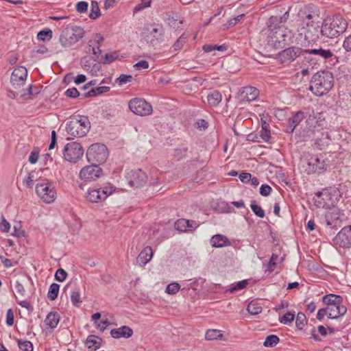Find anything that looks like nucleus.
Listing matches in <instances>:
<instances>
[{
	"instance_id": "nucleus-35",
	"label": "nucleus",
	"mask_w": 351,
	"mask_h": 351,
	"mask_svg": "<svg viewBox=\"0 0 351 351\" xmlns=\"http://www.w3.org/2000/svg\"><path fill=\"white\" fill-rule=\"evenodd\" d=\"M222 337L223 334L221 331L217 329H209L205 334V339L209 341L221 339Z\"/></svg>"
},
{
	"instance_id": "nucleus-38",
	"label": "nucleus",
	"mask_w": 351,
	"mask_h": 351,
	"mask_svg": "<svg viewBox=\"0 0 351 351\" xmlns=\"http://www.w3.org/2000/svg\"><path fill=\"white\" fill-rule=\"evenodd\" d=\"M60 286L57 283H52L49 289L47 297L50 300H54L57 298L59 292Z\"/></svg>"
},
{
	"instance_id": "nucleus-61",
	"label": "nucleus",
	"mask_w": 351,
	"mask_h": 351,
	"mask_svg": "<svg viewBox=\"0 0 351 351\" xmlns=\"http://www.w3.org/2000/svg\"><path fill=\"white\" fill-rule=\"evenodd\" d=\"M88 9V3L86 1H80L77 3L76 10L80 13L85 12Z\"/></svg>"
},
{
	"instance_id": "nucleus-20",
	"label": "nucleus",
	"mask_w": 351,
	"mask_h": 351,
	"mask_svg": "<svg viewBox=\"0 0 351 351\" xmlns=\"http://www.w3.org/2000/svg\"><path fill=\"white\" fill-rule=\"evenodd\" d=\"M330 198V195L328 191L318 192L314 197L315 205L317 208H329L330 204L327 200Z\"/></svg>"
},
{
	"instance_id": "nucleus-12",
	"label": "nucleus",
	"mask_w": 351,
	"mask_h": 351,
	"mask_svg": "<svg viewBox=\"0 0 351 351\" xmlns=\"http://www.w3.org/2000/svg\"><path fill=\"white\" fill-rule=\"evenodd\" d=\"M305 49L300 47H291L285 49L280 51L278 56V62L285 65H289L291 62L294 61L302 53H304Z\"/></svg>"
},
{
	"instance_id": "nucleus-25",
	"label": "nucleus",
	"mask_w": 351,
	"mask_h": 351,
	"mask_svg": "<svg viewBox=\"0 0 351 351\" xmlns=\"http://www.w3.org/2000/svg\"><path fill=\"white\" fill-rule=\"evenodd\" d=\"M243 95V99L247 101H252L256 100L258 97L259 90L253 86L244 87L242 91Z\"/></svg>"
},
{
	"instance_id": "nucleus-50",
	"label": "nucleus",
	"mask_w": 351,
	"mask_h": 351,
	"mask_svg": "<svg viewBox=\"0 0 351 351\" xmlns=\"http://www.w3.org/2000/svg\"><path fill=\"white\" fill-rule=\"evenodd\" d=\"M286 21H282V16H273L269 19L270 27H278L280 24L285 23Z\"/></svg>"
},
{
	"instance_id": "nucleus-47",
	"label": "nucleus",
	"mask_w": 351,
	"mask_h": 351,
	"mask_svg": "<svg viewBox=\"0 0 351 351\" xmlns=\"http://www.w3.org/2000/svg\"><path fill=\"white\" fill-rule=\"evenodd\" d=\"M180 289V286L178 282H173L169 284L166 288V293L170 295L176 294Z\"/></svg>"
},
{
	"instance_id": "nucleus-30",
	"label": "nucleus",
	"mask_w": 351,
	"mask_h": 351,
	"mask_svg": "<svg viewBox=\"0 0 351 351\" xmlns=\"http://www.w3.org/2000/svg\"><path fill=\"white\" fill-rule=\"evenodd\" d=\"M167 21L169 25L173 28H178L183 21L182 18L177 14L169 15Z\"/></svg>"
},
{
	"instance_id": "nucleus-46",
	"label": "nucleus",
	"mask_w": 351,
	"mask_h": 351,
	"mask_svg": "<svg viewBox=\"0 0 351 351\" xmlns=\"http://www.w3.org/2000/svg\"><path fill=\"white\" fill-rule=\"evenodd\" d=\"M19 348L23 351H33V345L31 341L21 339L17 341Z\"/></svg>"
},
{
	"instance_id": "nucleus-14",
	"label": "nucleus",
	"mask_w": 351,
	"mask_h": 351,
	"mask_svg": "<svg viewBox=\"0 0 351 351\" xmlns=\"http://www.w3.org/2000/svg\"><path fill=\"white\" fill-rule=\"evenodd\" d=\"M102 175V169L95 165L83 167L80 172V178L84 181H94Z\"/></svg>"
},
{
	"instance_id": "nucleus-23",
	"label": "nucleus",
	"mask_w": 351,
	"mask_h": 351,
	"mask_svg": "<svg viewBox=\"0 0 351 351\" xmlns=\"http://www.w3.org/2000/svg\"><path fill=\"white\" fill-rule=\"evenodd\" d=\"M210 244L214 247H222L230 245V242L226 236L217 234L211 237Z\"/></svg>"
},
{
	"instance_id": "nucleus-51",
	"label": "nucleus",
	"mask_w": 351,
	"mask_h": 351,
	"mask_svg": "<svg viewBox=\"0 0 351 351\" xmlns=\"http://www.w3.org/2000/svg\"><path fill=\"white\" fill-rule=\"evenodd\" d=\"M260 136L264 141L268 142L269 141L271 138L270 130L267 128V125H263Z\"/></svg>"
},
{
	"instance_id": "nucleus-36",
	"label": "nucleus",
	"mask_w": 351,
	"mask_h": 351,
	"mask_svg": "<svg viewBox=\"0 0 351 351\" xmlns=\"http://www.w3.org/2000/svg\"><path fill=\"white\" fill-rule=\"evenodd\" d=\"M279 341L280 339L277 335H270L266 337L263 346L267 348H272L276 346Z\"/></svg>"
},
{
	"instance_id": "nucleus-39",
	"label": "nucleus",
	"mask_w": 351,
	"mask_h": 351,
	"mask_svg": "<svg viewBox=\"0 0 351 351\" xmlns=\"http://www.w3.org/2000/svg\"><path fill=\"white\" fill-rule=\"evenodd\" d=\"M304 114L302 111L295 112L292 117L289 119V123L292 124L295 128L300 124V123L304 119Z\"/></svg>"
},
{
	"instance_id": "nucleus-5",
	"label": "nucleus",
	"mask_w": 351,
	"mask_h": 351,
	"mask_svg": "<svg viewBox=\"0 0 351 351\" xmlns=\"http://www.w3.org/2000/svg\"><path fill=\"white\" fill-rule=\"evenodd\" d=\"M84 36V30L79 26L67 27L60 35L59 41L63 47H71Z\"/></svg>"
},
{
	"instance_id": "nucleus-58",
	"label": "nucleus",
	"mask_w": 351,
	"mask_h": 351,
	"mask_svg": "<svg viewBox=\"0 0 351 351\" xmlns=\"http://www.w3.org/2000/svg\"><path fill=\"white\" fill-rule=\"evenodd\" d=\"M66 96L71 98H76L80 95V93L75 88H71L66 90Z\"/></svg>"
},
{
	"instance_id": "nucleus-9",
	"label": "nucleus",
	"mask_w": 351,
	"mask_h": 351,
	"mask_svg": "<svg viewBox=\"0 0 351 351\" xmlns=\"http://www.w3.org/2000/svg\"><path fill=\"white\" fill-rule=\"evenodd\" d=\"M89 162L104 163L108 156V151L106 146L101 143L91 145L86 153Z\"/></svg>"
},
{
	"instance_id": "nucleus-19",
	"label": "nucleus",
	"mask_w": 351,
	"mask_h": 351,
	"mask_svg": "<svg viewBox=\"0 0 351 351\" xmlns=\"http://www.w3.org/2000/svg\"><path fill=\"white\" fill-rule=\"evenodd\" d=\"M133 335V330L128 326H122L117 328H114L110 330V335L114 339L119 338H130Z\"/></svg>"
},
{
	"instance_id": "nucleus-33",
	"label": "nucleus",
	"mask_w": 351,
	"mask_h": 351,
	"mask_svg": "<svg viewBox=\"0 0 351 351\" xmlns=\"http://www.w3.org/2000/svg\"><path fill=\"white\" fill-rule=\"evenodd\" d=\"M248 285L247 280H243L241 281H239L236 283L232 284L229 286L228 289H227L226 292L234 293L237 291L243 289Z\"/></svg>"
},
{
	"instance_id": "nucleus-64",
	"label": "nucleus",
	"mask_w": 351,
	"mask_h": 351,
	"mask_svg": "<svg viewBox=\"0 0 351 351\" xmlns=\"http://www.w3.org/2000/svg\"><path fill=\"white\" fill-rule=\"evenodd\" d=\"M343 47L346 51L351 52V34L345 38L343 43Z\"/></svg>"
},
{
	"instance_id": "nucleus-60",
	"label": "nucleus",
	"mask_w": 351,
	"mask_h": 351,
	"mask_svg": "<svg viewBox=\"0 0 351 351\" xmlns=\"http://www.w3.org/2000/svg\"><path fill=\"white\" fill-rule=\"evenodd\" d=\"M271 191V188L267 184H262L260 187V193L263 196H268Z\"/></svg>"
},
{
	"instance_id": "nucleus-2",
	"label": "nucleus",
	"mask_w": 351,
	"mask_h": 351,
	"mask_svg": "<svg viewBox=\"0 0 351 351\" xmlns=\"http://www.w3.org/2000/svg\"><path fill=\"white\" fill-rule=\"evenodd\" d=\"M90 128V123L86 116L75 115L66 122V130L71 138L85 136Z\"/></svg>"
},
{
	"instance_id": "nucleus-45",
	"label": "nucleus",
	"mask_w": 351,
	"mask_h": 351,
	"mask_svg": "<svg viewBox=\"0 0 351 351\" xmlns=\"http://www.w3.org/2000/svg\"><path fill=\"white\" fill-rule=\"evenodd\" d=\"M99 15L100 10L99 8L98 3L97 1H93L91 2V10L89 16L92 19H95L98 18Z\"/></svg>"
},
{
	"instance_id": "nucleus-53",
	"label": "nucleus",
	"mask_w": 351,
	"mask_h": 351,
	"mask_svg": "<svg viewBox=\"0 0 351 351\" xmlns=\"http://www.w3.org/2000/svg\"><path fill=\"white\" fill-rule=\"evenodd\" d=\"M71 302L73 305L78 306V305L82 302L80 300V293L79 291H74L71 293Z\"/></svg>"
},
{
	"instance_id": "nucleus-22",
	"label": "nucleus",
	"mask_w": 351,
	"mask_h": 351,
	"mask_svg": "<svg viewBox=\"0 0 351 351\" xmlns=\"http://www.w3.org/2000/svg\"><path fill=\"white\" fill-rule=\"evenodd\" d=\"M153 256L152 248L149 246L145 247L137 257V263L141 267L148 263Z\"/></svg>"
},
{
	"instance_id": "nucleus-1",
	"label": "nucleus",
	"mask_w": 351,
	"mask_h": 351,
	"mask_svg": "<svg viewBox=\"0 0 351 351\" xmlns=\"http://www.w3.org/2000/svg\"><path fill=\"white\" fill-rule=\"evenodd\" d=\"M334 78L332 74L328 71H319L312 77L309 87L317 96H323L333 86Z\"/></svg>"
},
{
	"instance_id": "nucleus-13",
	"label": "nucleus",
	"mask_w": 351,
	"mask_h": 351,
	"mask_svg": "<svg viewBox=\"0 0 351 351\" xmlns=\"http://www.w3.org/2000/svg\"><path fill=\"white\" fill-rule=\"evenodd\" d=\"M335 245L343 248L351 247V225L343 227L333 239Z\"/></svg>"
},
{
	"instance_id": "nucleus-41",
	"label": "nucleus",
	"mask_w": 351,
	"mask_h": 351,
	"mask_svg": "<svg viewBox=\"0 0 351 351\" xmlns=\"http://www.w3.org/2000/svg\"><path fill=\"white\" fill-rule=\"evenodd\" d=\"M175 228L180 232L189 231V220L185 219H178L175 222Z\"/></svg>"
},
{
	"instance_id": "nucleus-57",
	"label": "nucleus",
	"mask_w": 351,
	"mask_h": 351,
	"mask_svg": "<svg viewBox=\"0 0 351 351\" xmlns=\"http://www.w3.org/2000/svg\"><path fill=\"white\" fill-rule=\"evenodd\" d=\"M132 80V76L130 75H125L122 74L118 78L117 81L119 83V85H123L124 84H126L128 82H131Z\"/></svg>"
},
{
	"instance_id": "nucleus-29",
	"label": "nucleus",
	"mask_w": 351,
	"mask_h": 351,
	"mask_svg": "<svg viewBox=\"0 0 351 351\" xmlns=\"http://www.w3.org/2000/svg\"><path fill=\"white\" fill-rule=\"evenodd\" d=\"M100 341L101 339L99 337L94 335H90L86 339V345L88 349L96 350L100 347Z\"/></svg>"
},
{
	"instance_id": "nucleus-16",
	"label": "nucleus",
	"mask_w": 351,
	"mask_h": 351,
	"mask_svg": "<svg viewBox=\"0 0 351 351\" xmlns=\"http://www.w3.org/2000/svg\"><path fill=\"white\" fill-rule=\"evenodd\" d=\"M27 71L24 66H19L12 71L10 82L14 88H18L25 84L27 79Z\"/></svg>"
},
{
	"instance_id": "nucleus-54",
	"label": "nucleus",
	"mask_w": 351,
	"mask_h": 351,
	"mask_svg": "<svg viewBox=\"0 0 351 351\" xmlns=\"http://www.w3.org/2000/svg\"><path fill=\"white\" fill-rule=\"evenodd\" d=\"M278 258V256L276 254H272L270 259H269V261L268 263V265H267V267H268V271H274V267L276 265V261Z\"/></svg>"
},
{
	"instance_id": "nucleus-7",
	"label": "nucleus",
	"mask_w": 351,
	"mask_h": 351,
	"mask_svg": "<svg viewBox=\"0 0 351 351\" xmlns=\"http://www.w3.org/2000/svg\"><path fill=\"white\" fill-rule=\"evenodd\" d=\"M36 193L47 204L53 202L56 198V191L51 182L45 180L36 185Z\"/></svg>"
},
{
	"instance_id": "nucleus-28",
	"label": "nucleus",
	"mask_w": 351,
	"mask_h": 351,
	"mask_svg": "<svg viewBox=\"0 0 351 351\" xmlns=\"http://www.w3.org/2000/svg\"><path fill=\"white\" fill-rule=\"evenodd\" d=\"M222 96L218 90L210 92L207 96V101L210 106H217L221 101Z\"/></svg>"
},
{
	"instance_id": "nucleus-37",
	"label": "nucleus",
	"mask_w": 351,
	"mask_h": 351,
	"mask_svg": "<svg viewBox=\"0 0 351 351\" xmlns=\"http://www.w3.org/2000/svg\"><path fill=\"white\" fill-rule=\"evenodd\" d=\"M298 64L300 68L311 67V69H313L316 62L311 57L306 56L302 60H298Z\"/></svg>"
},
{
	"instance_id": "nucleus-21",
	"label": "nucleus",
	"mask_w": 351,
	"mask_h": 351,
	"mask_svg": "<svg viewBox=\"0 0 351 351\" xmlns=\"http://www.w3.org/2000/svg\"><path fill=\"white\" fill-rule=\"evenodd\" d=\"M304 53L309 55L317 56L324 59V60H330L332 57L334 56V53L331 50L323 48L305 49Z\"/></svg>"
},
{
	"instance_id": "nucleus-18",
	"label": "nucleus",
	"mask_w": 351,
	"mask_h": 351,
	"mask_svg": "<svg viewBox=\"0 0 351 351\" xmlns=\"http://www.w3.org/2000/svg\"><path fill=\"white\" fill-rule=\"evenodd\" d=\"M315 10H318L316 7L312 5L306 6L300 10V15L302 18V22L304 25H306V22L314 21V18L318 16L317 12Z\"/></svg>"
},
{
	"instance_id": "nucleus-3",
	"label": "nucleus",
	"mask_w": 351,
	"mask_h": 351,
	"mask_svg": "<svg viewBox=\"0 0 351 351\" xmlns=\"http://www.w3.org/2000/svg\"><path fill=\"white\" fill-rule=\"evenodd\" d=\"M291 38V31L284 27L278 26L270 29L268 34L267 44L274 49H280L288 45Z\"/></svg>"
},
{
	"instance_id": "nucleus-32",
	"label": "nucleus",
	"mask_w": 351,
	"mask_h": 351,
	"mask_svg": "<svg viewBox=\"0 0 351 351\" xmlns=\"http://www.w3.org/2000/svg\"><path fill=\"white\" fill-rule=\"evenodd\" d=\"M110 90V87L108 86H98L96 88H93L90 89L87 93H84V96L87 97H95L97 95H101L102 93H106Z\"/></svg>"
},
{
	"instance_id": "nucleus-27",
	"label": "nucleus",
	"mask_w": 351,
	"mask_h": 351,
	"mask_svg": "<svg viewBox=\"0 0 351 351\" xmlns=\"http://www.w3.org/2000/svg\"><path fill=\"white\" fill-rule=\"evenodd\" d=\"M60 315L57 312H50L45 319V324L50 328L54 329L60 322Z\"/></svg>"
},
{
	"instance_id": "nucleus-26",
	"label": "nucleus",
	"mask_w": 351,
	"mask_h": 351,
	"mask_svg": "<svg viewBox=\"0 0 351 351\" xmlns=\"http://www.w3.org/2000/svg\"><path fill=\"white\" fill-rule=\"evenodd\" d=\"M316 162H319V157H311L306 161L304 162L303 168L304 171L308 173H319L320 167H315V164Z\"/></svg>"
},
{
	"instance_id": "nucleus-42",
	"label": "nucleus",
	"mask_w": 351,
	"mask_h": 351,
	"mask_svg": "<svg viewBox=\"0 0 351 351\" xmlns=\"http://www.w3.org/2000/svg\"><path fill=\"white\" fill-rule=\"evenodd\" d=\"M187 147L184 146L179 147L174 149L173 157L177 160H180L185 158L187 155Z\"/></svg>"
},
{
	"instance_id": "nucleus-17",
	"label": "nucleus",
	"mask_w": 351,
	"mask_h": 351,
	"mask_svg": "<svg viewBox=\"0 0 351 351\" xmlns=\"http://www.w3.org/2000/svg\"><path fill=\"white\" fill-rule=\"evenodd\" d=\"M104 42V37L97 34L88 43V52L92 51L95 58H98L99 55L101 53L100 47Z\"/></svg>"
},
{
	"instance_id": "nucleus-31",
	"label": "nucleus",
	"mask_w": 351,
	"mask_h": 351,
	"mask_svg": "<svg viewBox=\"0 0 351 351\" xmlns=\"http://www.w3.org/2000/svg\"><path fill=\"white\" fill-rule=\"evenodd\" d=\"M341 298L339 295L333 294L326 295L323 297V302L330 306H336L338 303H341Z\"/></svg>"
},
{
	"instance_id": "nucleus-4",
	"label": "nucleus",
	"mask_w": 351,
	"mask_h": 351,
	"mask_svg": "<svg viewBox=\"0 0 351 351\" xmlns=\"http://www.w3.org/2000/svg\"><path fill=\"white\" fill-rule=\"evenodd\" d=\"M348 26L344 19L334 18L330 22H325L322 25L320 34L327 38H335L345 32Z\"/></svg>"
},
{
	"instance_id": "nucleus-62",
	"label": "nucleus",
	"mask_w": 351,
	"mask_h": 351,
	"mask_svg": "<svg viewBox=\"0 0 351 351\" xmlns=\"http://www.w3.org/2000/svg\"><path fill=\"white\" fill-rule=\"evenodd\" d=\"M14 288L16 290V292L21 296H24L25 293V289L23 287V285L19 282V281H16L14 285Z\"/></svg>"
},
{
	"instance_id": "nucleus-49",
	"label": "nucleus",
	"mask_w": 351,
	"mask_h": 351,
	"mask_svg": "<svg viewBox=\"0 0 351 351\" xmlns=\"http://www.w3.org/2000/svg\"><path fill=\"white\" fill-rule=\"evenodd\" d=\"M295 318V313L291 312H287L282 317L280 318V322L283 324H288L292 322Z\"/></svg>"
},
{
	"instance_id": "nucleus-55",
	"label": "nucleus",
	"mask_w": 351,
	"mask_h": 351,
	"mask_svg": "<svg viewBox=\"0 0 351 351\" xmlns=\"http://www.w3.org/2000/svg\"><path fill=\"white\" fill-rule=\"evenodd\" d=\"M0 229L2 232H8L10 229V223L5 219V217L1 216V222L0 223Z\"/></svg>"
},
{
	"instance_id": "nucleus-52",
	"label": "nucleus",
	"mask_w": 351,
	"mask_h": 351,
	"mask_svg": "<svg viewBox=\"0 0 351 351\" xmlns=\"http://www.w3.org/2000/svg\"><path fill=\"white\" fill-rule=\"evenodd\" d=\"M67 276V274L63 269H58L55 274V278L59 282H63Z\"/></svg>"
},
{
	"instance_id": "nucleus-43",
	"label": "nucleus",
	"mask_w": 351,
	"mask_h": 351,
	"mask_svg": "<svg viewBox=\"0 0 351 351\" xmlns=\"http://www.w3.org/2000/svg\"><path fill=\"white\" fill-rule=\"evenodd\" d=\"M307 324V320L306 315L303 313H298L296 319H295V324L297 328L299 330H302L303 328L306 326Z\"/></svg>"
},
{
	"instance_id": "nucleus-6",
	"label": "nucleus",
	"mask_w": 351,
	"mask_h": 351,
	"mask_svg": "<svg viewBox=\"0 0 351 351\" xmlns=\"http://www.w3.org/2000/svg\"><path fill=\"white\" fill-rule=\"evenodd\" d=\"M115 191V187L110 183L105 184L100 188L89 189L86 193V199L93 203H97L105 200Z\"/></svg>"
},
{
	"instance_id": "nucleus-48",
	"label": "nucleus",
	"mask_w": 351,
	"mask_h": 351,
	"mask_svg": "<svg viewBox=\"0 0 351 351\" xmlns=\"http://www.w3.org/2000/svg\"><path fill=\"white\" fill-rule=\"evenodd\" d=\"M37 37L40 40H49L52 38V31L50 29L42 30L38 32Z\"/></svg>"
},
{
	"instance_id": "nucleus-56",
	"label": "nucleus",
	"mask_w": 351,
	"mask_h": 351,
	"mask_svg": "<svg viewBox=\"0 0 351 351\" xmlns=\"http://www.w3.org/2000/svg\"><path fill=\"white\" fill-rule=\"evenodd\" d=\"M336 306H330L327 307L328 317L330 319H337L339 317L337 310L335 309Z\"/></svg>"
},
{
	"instance_id": "nucleus-63",
	"label": "nucleus",
	"mask_w": 351,
	"mask_h": 351,
	"mask_svg": "<svg viewBox=\"0 0 351 351\" xmlns=\"http://www.w3.org/2000/svg\"><path fill=\"white\" fill-rule=\"evenodd\" d=\"M14 313H13V311H12V309H9L8 311H7V314H6V324L8 326H12L14 324Z\"/></svg>"
},
{
	"instance_id": "nucleus-11",
	"label": "nucleus",
	"mask_w": 351,
	"mask_h": 351,
	"mask_svg": "<svg viewBox=\"0 0 351 351\" xmlns=\"http://www.w3.org/2000/svg\"><path fill=\"white\" fill-rule=\"evenodd\" d=\"M84 154L82 145L77 142L67 143L63 149V155L65 160L70 162H76Z\"/></svg>"
},
{
	"instance_id": "nucleus-40",
	"label": "nucleus",
	"mask_w": 351,
	"mask_h": 351,
	"mask_svg": "<svg viewBox=\"0 0 351 351\" xmlns=\"http://www.w3.org/2000/svg\"><path fill=\"white\" fill-rule=\"evenodd\" d=\"M247 311L251 315H258L262 311V307L256 302L252 301L247 307Z\"/></svg>"
},
{
	"instance_id": "nucleus-44",
	"label": "nucleus",
	"mask_w": 351,
	"mask_h": 351,
	"mask_svg": "<svg viewBox=\"0 0 351 351\" xmlns=\"http://www.w3.org/2000/svg\"><path fill=\"white\" fill-rule=\"evenodd\" d=\"M250 208L253 213L258 217L263 218L265 217L264 210L259 205L256 204V201L251 202Z\"/></svg>"
},
{
	"instance_id": "nucleus-34",
	"label": "nucleus",
	"mask_w": 351,
	"mask_h": 351,
	"mask_svg": "<svg viewBox=\"0 0 351 351\" xmlns=\"http://www.w3.org/2000/svg\"><path fill=\"white\" fill-rule=\"evenodd\" d=\"M189 36V34H186V33L182 34L179 37V38L177 40V41L173 45V46H172L173 51H180L184 46V43L186 42Z\"/></svg>"
},
{
	"instance_id": "nucleus-10",
	"label": "nucleus",
	"mask_w": 351,
	"mask_h": 351,
	"mask_svg": "<svg viewBox=\"0 0 351 351\" xmlns=\"http://www.w3.org/2000/svg\"><path fill=\"white\" fill-rule=\"evenodd\" d=\"M130 110L135 114L147 116L152 112V106L143 99L134 98L128 102Z\"/></svg>"
},
{
	"instance_id": "nucleus-8",
	"label": "nucleus",
	"mask_w": 351,
	"mask_h": 351,
	"mask_svg": "<svg viewBox=\"0 0 351 351\" xmlns=\"http://www.w3.org/2000/svg\"><path fill=\"white\" fill-rule=\"evenodd\" d=\"M319 25L314 21L306 22V27L301 29L300 34H304V43L303 46L305 47H313L319 39Z\"/></svg>"
},
{
	"instance_id": "nucleus-15",
	"label": "nucleus",
	"mask_w": 351,
	"mask_h": 351,
	"mask_svg": "<svg viewBox=\"0 0 351 351\" xmlns=\"http://www.w3.org/2000/svg\"><path fill=\"white\" fill-rule=\"evenodd\" d=\"M131 186L138 188L143 186L147 181V176L141 169L131 171L128 176Z\"/></svg>"
},
{
	"instance_id": "nucleus-59",
	"label": "nucleus",
	"mask_w": 351,
	"mask_h": 351,
	"mask_svg": "<svg viewBox=\"0 0 351 351\" xmlns=\"http://www.w3.org/2000/svg\"><path fill=\"white\" fill-rule=\"evenodd\" d=\"M134 67L136 70H138V71L142 70V69H146L149 67V63L147 60H142L138 62L137 63H136L134 65Z\"/></svg>"
},
{
	"instance_id": "nucleus-24",
	"label": "nucleus",
	"mask_w": 351,
	"mask_h": 351,
	"mask_svg": "<svg viewBox=\"0 0 351 351\" xmlns=\"http://www.w3.org/2000/svg\"><path fill=\"white\" fill-rule=\"evenodd\" d=\"M162 35V28L159 25L152 26L151 29H148V34L146 36L147 40L152 44L154 41L158 40L161 38Z\"/></svg>"
}]
</instances>
